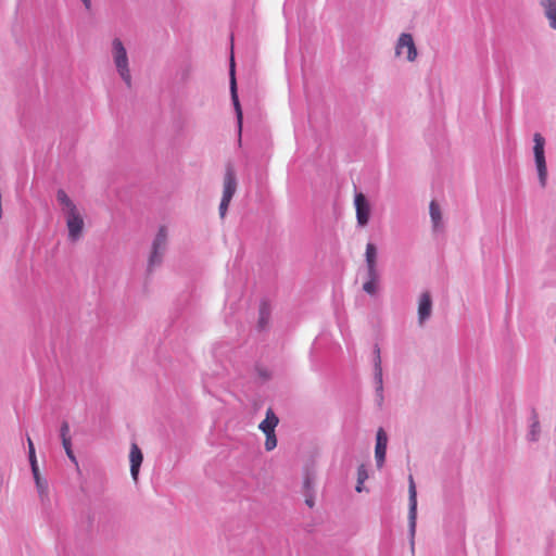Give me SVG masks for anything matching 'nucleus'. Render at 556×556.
<instances>
[{"label": "nucleus", "instance_id": "nucleus-14", "mask_svg": "<svg viewBox=\"0 0 556 556\" xmlns=\"http://www.w3.org/2000/svg\"><path fill=\"white\" fill-rule=\"evenodd\" d=\"M429 213L434 232H441L444 229V223L440 205L432 200L429 205Z\"/></svg>", "mask_w": 556, "mask_h": 556}, {"label": "nucleus", "instance_id": "nucleus-32", "mask_svg": "<svg viewBox=\"0 0 556 556\" xmlns=\"http://www.w3.org/2000/svg\"><path fill=\"white\" fill-rule=\"evenodd\" d=\"M65 453H66L67 457H68L72 462H74L75 464H77V462H76V457H75V455H74V453H73V450H72V448H67V450L65 451Z\"/></svg>", "mask_w": 556, "mask_h": 556}, {"label": "nucleus", "instance_id": "nucleus-13", "mask_svg": "<svg viewBox=\"0 0 556 556\" xmlns=\"http://www.w3.org/2000/svg\"><path fill=\"white\" fill-rule=\"evenodd\" d=\"M143 460L141 450L136 443L130 446L129 462H130V475L135 481L138 479L139 469Z\"/></svg>", "mask_w": 556, "mask_h": 556}, {"label": "nucleus", "instance_id": "nucleus-26", "mask_svg": "<svg viewBox=\"0 0 556 556\" xmlns=\"http://www.w3.org/2000/svg\"><path fill=\"white\" fill-rule=\"evenodd\" d=\"M368 478V475H367V470L365 468L364 465H361L358 468H357V480H358V484H363L364 481Z\"/></svg>", "mask_w": 556, "mask_h": 556}, {"label": "nucleus", "instance_id": "nucleus-21", "mask_svg": "<svg viewBox=\"0 0 556 556\" xmlns=\"http://www.w3.org/2000/svg\"><path fill=\"white\" fill-rule=\"evenodd\" d=\"M269 308L266 303H262L260 306V318H258V329L264 330L269 320Z\"/></svg>", "mask_w": 556, "mask_h": 556}, {"label": "nucleus", "instance_id": "nucleus-15", "mask_svg": "<svg viewBox=\"0 0 556 556\" xmlns=\"http://www.w3.org/2000/svg\"><path fill=\"white\" fill-rule=\"evenodd\" d=\"M534 162L538 170L539 181L541 187L546 186L547 181V167H546V160H545V152H540L534 154Z\"/></svg>", "mask_w": 556, "mask_h": 556}, {"label": "nucleus", "instance_id": "nucleus-7", "mask_svg": "<svg viewBox=\"0 0 556 556\" xmlns=\"http://www.w3.org/2000/svg\"><path fill=\"white\" fill-rule=\"evenodd\" d=\"M356 219L359 226H366L369 220L370 205L363 193H356L354 199Z\"/></svg>", "mask_w": 556, "mask_h": 556}, {"label": "nucleus", "instance_id": "nucleus-29", "mask_svg": "<svg viewBox=\"0 0 556 556\" xmlns=\"http://www.w3.org/2000/svg\"><path fill=\"white\" fill-rule=\"evenodd\" d=\"M235 106V110H236V115H237V119H238V126H239V129H241V124H242V111H241V106H240V103H236L233 104Z\"/></svg>", "mask_w": 556, "mask_h": 556}, {"label": "nucleus", "instance_id": "nucleus-5", "mask_svg": "<svg viewBox=\"0 0 556 556\" xmlns=\"http://www.w3.org/2000/svg\"><path fill=\"white\" fill-rule=\"evenodd\" d=\"M27 444H28V459H29V464H30V468H31V473H33V477L35 480V484H36L38 494H39L41 501H43L45 497L48 496V482L46 479L41 478V476H40L39 467H38L37 458H36L35 446L29 437H27Z\"/></svg>", "mask_w": 556, "mask_h": 556}, {"label": "nucleus", "instance_id": "nucleus-9", "mask_svg": "<svg viewBox=\"0 0 556 556\" xmlns=\"http://www.w3.org/2000/svg\"><path fill=\"white\" fill-rule=\"evenodd\" d=\"M404 49L407 50L406 59L408 61L412 62L417 58V49L415 47L414 39L410 34L403 33L397 40L396 54H403Z\"/></svg>", "mask_w": 556, "mask_h": 556}, {"label": "nucleus", "instance_id": "nucleus-20", "mask_svg": "<svg viewBox=\"0 0 556 556\" xmlns=\"http://www.w3.org/2000/svg\"><path fill=\"white\" fill-rule=\"evenodd\" d=\"M365 262L366 266L377 265V248L371 242L366 245Z\"/></svg>", "mask_w": 556, "mask_h": 556}, {"label": "nucleus", "instance_id": "nucleus-23", "mask_svg": "<svg viewBox=\"0 0 556 556\" xmlns=\"http://www.w3.org/2000/svg\"><path fill=\"white\" fill-rule=\"evenodd\" d=\"M533 142H534V147H533V153L534 154L544 151L545 139H544V137L541 134L535 132L533 135Z\"/></svg>", "mask_w": 556, "mask_h": 556}, {"label": "nucleus", "instance_id": "nucleus-27", "mask_svg": "<svg viewBox=\"0 0 556 556\" xmlns=\"http://www.w3.org/2000/svg\"><path fill=\"white\" fill-rule=\"evenodd\" d=\"M229 203H230V200L222 199V201L219 203V215L222 218L225 217L228 206H229Z\"/></svg>", "mask_w": 556, "mask_h": 556}, {"label": "nucleus", "instance_id": "nucleus-35", "mask_svg": "<svg viewBox=\"0 0 556 556\" xmlns=\"http://www.w3.org/2000/svg\"><path fill=\"white\" fill-rule=\"evenodd\" d=\"M355 489H356V491H357V492H362V490H363V484H358V483H357V485H356V488H355Z\"/></svg>", "mask_w": 556, "mask_h": 556}, {"label": "nucleus", "instance_id": "nucleus-10", "mask_svg": "<svg viewBox=\"0 0 556 556\" xmlns=\"http://www.w3.org/2000/svg\"><path fill=\"white\" fill-rule=\"evenodd\" d=\"M380 274L377 265L366 266V280L363 283V290L369 295H375L378 291Z\"/></svg>", "mask_w": 556, "mask_h": 556}, {"label": "nucleus", "instance_id": "nucleus-18", "mask_svg": "<svg viewBox=\"0 0 556 556\" xmlns=\"http://www.w3.org/2000/svg\"><path fill=\"white\" fill-rule=\"evenodd\" d=\"M278 422V417L275 415L271 408H268L266 412V417L260 424L258 428L264 432V434H268L275 432V428L277 427Z\"/></svg>", "mask_w": 556, "mask_h": 556}, {"label": "nucleus", "instance_id": "nucleus-3", "mask_svg": "<svg viewBox=\"0 0 556 556\" xmlns=\"http://www.w3.org/2000/svg\"><path fill=\"white\" fill-rule=\"evenodd\" d=\"M408 535L410 548H415V534L417 525V491L413 476L408 477Z\"/></svg>", "mask_w": 556, "mask_h": 556}, {"label": "nucleus", "instance_id": "nucleus-8", "mask_svg": "<svg viewBox=\"0 0 556 556\" xmlns=\"http://www.w3.org/2000/svg\"><path fill=\"white\" fill-rule=\"evenodd\" d=\"M388 435L382 428L376 434L375 458L378 468H382L386 462Z\"/></svg>", "mask_w": 556, "mask_h": 556}, {"label": "nucleus", "instance_id": "nucleus-6", "mask_svg": "<svg viewBox=\"0 0 556 556\" xmlns=\"http://www.w3.org/2000/svg\"><path fill=\"white\" fill-rule=\"evenodd\" d=\"M375 355H376L375 361H374L375 389H376V396L378 400V404L381 405L383 402V380H382L380 349L378 345L375 346Z\"/></svg>", "mask_w": 556, "mask_h": 556}, {"label": "nucleus", "instance_id": "nucleus-2", "mask_svg": "<svg viewBox=\"0 0 556 556\" xmlns=\"http://www.w3.org/2000/svg\"><path fill=\"white\" fill-rule=\"evenodd\" d=\"M112 56L116 71L127 87H131V74L127 51L121 39L115 38L112 42Z\"/></svg>", "mask_w": 556, "mask_h": 556}, {"label": "nucleus", "instance_id": "nucleus-30", "mask_svg": "<svg viewBox=\"0 0 556 556\" xmlns=\"http://www.w3.org/2000/svg\"><path fill=\"white\" fill-rule=\"evenodd\" d=\"M62 445L64 450L72 448L71 438H64L62 439Z\"/></svg>", "mask_w": 556, "mask_h": 556}, {"label": "nucleus", "instance_id": "nucleus-11", "mask_svg": "<svg viewBox=\"0 0 556 556\" xmlns=\"http://www.w3.org/2000/svg\"><path fill=\"white\" fill-rule=\"evenodd\" d=\"M432 312V299L428 291L422 292L418 303V323H424L430 318Z\"/></svg>", "mask_w": 556, "mask_h": 556}, {"label": "nucleus", "instance_id": "nucleus-22", "mask_svg": "<svg viewBox=\"0 0 556 556\" xmlns=\"http://www.w3.org/2000/svg\"><path fill=\"white\" fill-rule=\"evenodd\" d=\"M230 75H231V79H230L231 100H232V103L236 104L239 102V99H238V94H237L233 61H231Z\"/></svg>", "mask_w": 556, "mask_h": 556}, {"label": "nucleus", "instance_id": "nucleus-12", "mask_svg": "<svg viewBox=\"0 0 556 556\" xmlns=\"http://www.w3.org/2000/svg\"><path fill=\"white\" fill-rule=\"evenodd\" d=\"M237 189V179L233 169L228 166L224 176V190L222 199L230 200L232 199Z\"/></svg>", "mask_w": 556, "mask_h": 556}, {"label": "nucleus", "instance_id": "nucleus-24", "mask_svg": "<svg viewBox=\"0 0 556 556\" xmlns=\"http://www.w3.org/2000/svg\"><path fill=\"white\" fill-rule=\"evenodd\" d=\"M265 437H266V440H265V448H266L267 451H271V450H274V448L277 446V438H276L275 432H271V433L265 434Z\"/></svg>", "mask_w": 556, "mask_h": 556}, {"label": "nucleus", "instance_id": "nucleus-16", "mask_svg": "<svg viewBox=\"0 0 556 556\" xmlns=\"http://www.w3.org/2000/svg\"><path fill=\"white\" fill-rule=\"evenodd\" d=\"M534 162L538 170L539 181L541 187L546 186L547 181V167H546V160H545V152H540L534 154Z\"/></svg>", "mask_w": 556, "mask_h": 556}, {"label": "nucleus", "instance_id": "nucleus-4", "mask_svg": "<svg viewBox=\"0 0 556 556\" xmlns=\"http://www.w3.org/2000/svg\"><path fill=\"white\" fill-rule=\"evenodd\" d=\"M167 245V230L161 226L152 242V251L148 262V270L151 271L155 266L162 263V258Z\"/></svg>", "mask_w": 556, "mask_h": 556}, {"label": "nucleus", "instance_id": "nucleus-33", "mask_svg": "<svg viewBox=\"0 0 556 556\" xmlns=\"http://www.w3.org/2000/svg\"><path fill=\"white\" fill-rule=\"evenodd\" d=\"M305 503L308 507H313L314 506V498L312 495H309L308 493H306V498H305Z\"/></svg>", "mask_w": 556, "mask_h": 556}, {"label": "nucleus", "instance_id": "nucleus-19", "mask_svg": "<svg viewBox=\"0 0 556 556\" xmlns=\"http://www.w3.org/2000/svg\"><path fill=\"white\" fill-rule=\"evenodd\" d=\"M540 437V421L536 413L533 410L530 416V425L527 438L531 442H536Z\"/></svg>", "mask_w": 556, "mask_h": 556}, {"label": "nucleus", "instance_id": "nucleus-31", "mask_svg": "<svg viewBox=\"0 0 556 556\" xmlns=\"http://www.w3.org/2000/svg\"><path fill=\"white\" fill-rule=\"evenodd\" d=\"M304 489H305L306 493H308L309 490L312 489V482H311V479L308 477H306L305 480H304Z\"/></svg>", "mask_w": 556, "mask_h": 556}, {"label": "nucleus", "instance_id": "nucleus-25", "mask_svg": "<svg viewBox=\"0 0 556 556\" xmlns=\"http://www.w3.org/2000/svg\"><path fill=\"white\" fill-rule=\"evenodd\" d=\"M256 372L262 382L269 380L271 377V372L267 368L262 366L256 367Z\"/></svg>", "mask_w": 556, "mask_h": 556}, {"label": "nucleus", "instance_id": "nucleus-17", "mask_svg": "<svg viewBox=\"0 0 556 556\" xmlns=\"http://www.w3.org/2000/svg\"><path fill=\"white\" fill-rule=\"evenodd\" d=\"M540 4L544 10L549 27L556 30V0H542Z\"/></svg>", "mask_w": 556, "mask_h": 556}, {"label": "nucleus", "instance_id": "nucleus-28", "mask_svg": "<svg viewBox=\"0 0 556 556\" xmlns=\"http://www.w3.org/2000/svg\"><path fill=\"white\" fill-rule=\"evenodd\" d=\"M70 425L67 421H63L60 428V437L61 439L70 438Z\"/></svg>", "mask_w": 556, "mask_h": 556}, {"label": "nucleus", "instance_id": "nucleus-34", "mask_svg": "<svg viewBox=\"0 0 556 556\" xmlns=\"http://www.w3.org/2000/svg\"><path fill=\"white\" fill-rule=\"evenodd\" d=\"M81 1L85 4L86 9L89 10L91 7V1L90 0H81Z\"/></svg>", "mask_w": 556, "mask_h": 556}, {"label": "nucleus", "instance_id": "nucleus-1", "mask_svg": "<svg viewBox=\"0 0 556 556\" xmlns=\"http://www.w3.org/2000/svg\"><path fill=\"white\" fill-rule=\"evenodd\" d=\"M56 200L61 205L62 212L66 217V226L68 229V239L76 242L81 238L84 230V218L75 203L70 199L63 189L56 192Z\"/></svg>", "mask_w": 556, "mask_h": 556}]
</instances>
